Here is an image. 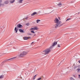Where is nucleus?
<instances>
[{"label":"nucleus","instance_id":"nucleus-1","mask_svg":"<svg viewBox=\"0 0 80 80\" xmlns=\"http://www.w3.org/2000/svg\"><path fill=\"white\" fill-rule=\"evenodd\" d=\"M57 44V42H54L53 43V44L52 46H51L50 47L46 49L45 50L43 51V52L44 53V55H47V54H48L49 53V52H50V50L51 49H52L53 47H55L56 45Z\"/></svg>","mask_w":80,"mask_h":80},{"label":"nucleus","instance_id":"nucleus-2","mask_svg":"<svg viewBox=\"0 0 80 80\" xmlns=\"http://www.w3.org/2000/svg\"><path fill=\"white\" fill-rule=\"evenodd\" d=\"M54 22L56 23L55 27L56 28H58V27H61L62 25H63V24H62L61 21H59V20L57 18H55L54 20Z\"/></svg>","mask_w":80,"mask_h":80},{"label":"nucleus","instance_id":"nucleus-3","mask_svg":"<svg viewBox=\"0 0 80 80\" xmlns=\"http://www.w3.org/2000/svg\"><path fill=\"white\" fill-rule=\"evenodd\" d=\"M17 57H14L12 58H11L10 59H8L6 60H5L3 62H2V63H3L4 62H8V61H9V60H10V61H12V60H13L14 59H15Z\"/></svg>","mask_w":80,"mask_h":80},{"label":"nucleus","instance_id":"nucleus-4","mask_svg":"<svg viewBox=\"0 0 80 80\" xmlns=\"http://www.w3.org/2000/svg\"><path fill=\"white\" fill-rule=\"evenodd\" d=\"M26 54H27V52L23 51L22 53L20 54V55H18V57H23L26 55Z\"/></svg>","mask_w":80,"mask_h":80},{"label":"nucleus","instance_id":"nucleus-5","mask_svg":"<svg viewBox=\"0 0 80 80\" xmlns=\"http://www.w3.org/2000/svg\"><path fill=\"white\" fill-rule=\"evenodd\" d=\"M17 28H22L23 27V26L22 25H21V24H18L17 26Z\"/></svg>","mask_w":80,"mask_h":80},{"label":"nucleus","instance_id":"nucleus-6","mask_svg":"<svg viewBox=\"0 0 80 80\" xmlns=\"http://www.w3.org/2000/svg\"><path fill=\"white\" fill-rule=\"evenodd\" d=\"M38 28L37 27H35L34 28H33L30 29V30H37Z\"/></svg>","mask_w":80,"mask_h":80},{"label":"nucleus","instance_id":"nucleus-7","mask_svg":"<svg viewBox=\"0 0 80 80\" xmlns=\"http://www.w3.org/2000/svg\"><path fill=\"white\" fill-rule=\"evenodd\" d=\"M19 31L21 33H25V32L23 30L21 29H19Z\"/></svg>","mask_w":80,"mask_h":80},{"label":"nucleus","instance_id":"nucleus-8","mask_svg":"<svg viewBox=\"0 0 80 80\" xmlns=\"http://www.w3.org/2000/svg\"><path fill=\"white\" fill-rule=\"evenodd\" d=\"M34 15H37V12H34L32 14H31V16H33Z\"/></svg>","mask_w":80,"mask_h":80},{"label":"nucleus","instance_id":"nucleus-9","mask_svg":"<svg viewBox=\"0 0 80 80\" xmlns=\"http://www.w3.org/2000/svg\"><path fill=\"white\" fill-rule=\"evenodd\" d=\"M24 40H28V38H30V37H24L23 38Z\"/></svg>","mask_w":80,"mask_h":80},{"label":"nucleus","instance_id":"nucleus-10","mask_svg":"<svg viewBox=\"0 0 80 80\" xmlns=\"http://www.w3.org/2000/svg\"><path fill=\"white\" fill-rule=\"evenodd\" d=\"M14 30L15 31V33H17V32H18V29L17 28V27H15Z\"/></svg>","mask_w":80,"mask_h":80},{"label":"nucleus","instance_id":"nucleus-11","mask_svg":"<svg viewBox=\"0 0 80 80\" xmlns=\"http://www.w3.org/2000/svg\"><path fill=\"white\" fill-rule=\"evenodd\" d=\"M9 3V1H6L4 2V4H8Z\"/></svg>","mask_w":80,"mask_h":80},{"label":"nucleus","instance_id":"nucleus-12","mask_svg":"<svg viewBox=\"0 0 80 80\" xmlns=\"http://www.w3.org/2000/svg\"><path fill=\"white\" fill-rule=\"evenodd\" d=\"M15 0H13L12 1H10V3H13L14 2H15Z\"/></svg>","mask_w":80,"mask_h":80},{"label":"nucleus","instance_id":"nucleus-13","mask_svg":"<svg viewBox=\"0 0 80 80\" xmlns=\"http://www.w3.org/2000/svg\"><path fill=\"white\" fill-rule=\"evenodd\" d=\"M58 5V7H62V3H59L58 4H57Z\"/></svg>","mask_w":80,"mask_h":80},{"label":"nucleus","instance_id":"nucleus-14","mask_svg":"<svg viewBox=\"0 0 80 80\" xmlns=\"http://www.w3.org/2000/svg\"><path fill=\"white\" fill-rule=\"evenodd\" d=\"M4 77V75H2L0 76V79H2Z\"/></svg>","mask_w":80,"mask_h":80},{"label":"nucleus","instance_id":"nucleus-15","mask_svg":"<svg viewBox=\"0 0 80 80\" xmlns=\"http://www.w3.org/2000/svg\"><path fill=\"white\" fill-rule=\"evenodd\" d=\"M23 0H19L18 1V2L19 3H22V2H23Z\"/></svg>","mask_w":80,"mask_h":80},{"label":"nucleus","instance_id":"nucleus-16","mask_svg":"<svg viewBox=\"0 0 80 80\" xmlns=\"http://www.w3.org/2000/svg\"><path fill=\"white\" fill-rule=\"evenodd\" d=\"M57 47H58V48L61 47L60 45V44H58V45H57Z\"/></svg>","mask_w":80,"mask_h":80},{"label":"nucleus","instance_id":"nucleus-17","mask_svg":"<svg viewBox=\"0 0 80 80\" xmlns=\"http://www.w3.org/2000/svg\"><path fill=\"white\" fill-rule=\"evenodd\" d=\"M77 71H78V72H79L80 70V68H79L77 70Z\"/></svg>","mask_w":80,"mask_h":80},{"label":"nucleus","instance_id":"nucleus-18","mask_svg":"<svg viewBox=\"0 0 80 80\" xmlns=\"http://www.w3.org/2000/svg\"><path fill=\"white\" fill-rule=\"evenodd\" d=\"M36 77H37V75H35L34 76V77H33V80H35V78H36Z\"/></svg>","mask_w":80,"mask_h":80},{"label":"nucleus","instance_id":"nucleus-19","mask_svg":"<svg viewBox=\"0 0 80 80\" xmlns=\"http://www.w3.org/2000/svg\"><path fill=\"white\" fill-rule=\"evenodd\" d=\"M40 20H37L36 21L37 23H38L39 22H40Z\"/></svg>","mask_w":80,"mask_h":80},{"label":"nucleus","instance_id":"nucleus-20","mask_svg":"<svg viewBox=\"0 0 80 80\" xmlns=\"http://www.w3.org/2000/svg\"><path fill=\"white\" fill-rule=\"evenodd\" d=\"M41 13V12L40 11H39L37 12V15L38 14H39V13Z\"/></svg>","mask_w":80,"mask_h":80},{"label":"nucleus","instance_id":"nucleus-21","mask_svg":"<svg viewBox=\"0 0 80 80\" xmlns=\"http://www.w3.org/2000/svg\"><path fill=\"white\" fill-rule=\"evenodd\" d=\"M70 79L71 80H73V78L72 77H70Z\"/></svg>","mask_w":80,"mask_h":80},{"label":"nucleus","instance_id":"nucleus-22","mask_svg":"<svg viewBox=\"0 0 80 80\" xmlns=\"http://www.w3.org/2000/svg\"><path fill=\"white\" fill-rule=\"evenodd\" d=\"M31 32L32 33H35V32H34V31H31Z\"/></svg>","mask_w":80,"mask_h":80},{"label":"nucleus","instance_id":"nucleus-23","mask_svg":"<svg viewBox=\"0 0 80 80\" xmlns=\"http://www.w3.org/2000/svg\"><path fill=\"white\" fill-rule=\"evenodd\" d=\"M71 18H68V19L66 20V22H67V21H68V20H71Z\"/></svg>","mask_w":80,"mask_h":80},{"label":"nucleus","instance_id":"nucleus-24","mask_svg":"<svg viewBox=\"0 0 80 80\" xmlns=\"http://www.w3.org/2000/svg\"><path fill=\"white\" fill-rule=\"evenodd\" d=\"M42 79V78H38L37 80H40Z\"/></svg>","mask_w":80,"mask_h":80},{"label":"nucleus","instance_id":"nucleus-25","mask_svg":"<svg viewBox=\"0 0 80 80\" xmlns=\"http://www.w3.org/2000/svg\"><path fill=\"white\" fill-rule=\"evenodd\" d=\"M30 24H29V23H27L26 24V25H27V26H29V25Z\"/></svg>","mask_w":80,"mask_h":80},{"label":"nucleus","instance_id":"nucleus-26","mask_svg":"<svg viewBox=\"0 0 80 80\" xmlns=\"http://www.w3.org/2000/svg\"><path fill=\"white\" fill-rule=\"evenodd\" d=\"M28 18V17H27L24 18V19H26V20H27Z\"/></svg>","mask_w":80,"mask_h":80},{"label":"nucleus","instance_id":"nucleus-27","mask_svg":"<svg viewBox=\"0 0 80 80\" xmlns=\"http://www.w3.org/2000/svg\"><path fill=\"white\" fill-rule=\"evenodd\" d=\"M33 43H34V42H32L31 44V45H33Z\"/></svg>","mask_w":80,"mask_h":80},{"label":"nucleus","instance_id":"nucleus-28","mask_svg":"<svg viewBox=\"0 0 80 80\" xmlns=\"http://www.w3.org/2000/svg\"><path fill=\"white\" fill-rule=\"evenodd\" d=\"M77 67V66H75V67H74V68L75 69V68H76Z\"/></svg>","mask_w":80,"mask_h":80},{"label":"nucleus","instance_id":"nucleus-29","mask_svg":"<svg viewBox=\"0 0 80 80\" xmlns=\"http://www.w3.org/2000/svg\"><path fill=\"white\" fill-rule=\"evenodd\" d=\"M2 2V0H0V3H1Z\"/></svg>","mask_w":80,"mask_h":80},{"label":"nucleus","instance_id":"nucleus-30","mask_svg":"<svg viewBox=\"0 0 80 80\" xmlns=\"http://www.w3.org/2000/svg\"><path fill=\"white\" fill-rule=\"evenodd\" d=\"M78 78H80V74L78 75Z\"/></svg>","mask_w":80,"mask_h":80},{"label":"nucleus","instance_id":"nucleus-31","mask_svg":"<svg viewBox=\"0 0 80 80\" xmlns=\"http://www.w3.org/2000/svg\"><path fill=\"white\" fill-rule=\"evenodd\" d=\"M28 35H32L31 34H30V33H28Z\"/></svg>","mask_w":80,"mask_h":80},{"label":"nucleus","instance_id":"nucleus-32","mask_svg":"<svg viewBox=\"0 0 80 80\" xmlns=\"http://www.w3.org/2000/svg\"><path fill=\"white\" fill-rule=\"evenodd\" d=\"M78 62L79 63H80V61L79 60V61H78Z\"/></svg>","mask_w":80,"mask_h":80},{"label":"nucleus","instance_id":"nucleus-33","mask_svg":"<svg viewBox=\"0 0 80 80\" xmlns=\"http://www.w3.org/2000/svg\"><path fill=\"white\" fill-rule=\"evenodd\" d=\"M2 5V4L0 3V7L1 6V5Z\"/></svg>","mask_w":80,"mask_h":80},{"label":"nucleus","instance_id":"nucleus-34","mask_svg":"<svg viewBox=\"0 0 80 80\" xmlns=\"http://www.w3.org/2000/svg\"><path fill=\"white\" fill-rule=\"evenodd\" d=\"M80 67V65H78V67Z\"/></svg>","mask_w":80,"mask_h":80},{"label":"nucleus","instance_id":"nucleus-35","mask_svg":"<svg viewBox=\"0 0 80 80\" xmlns=\"http://www.w3.org/2000/svg\"><path fill=\"white\" fill-rule=\"evenodd\" d=\"M78 14H79L80 13V12H78Z\"/></svg>","mask_w":80,"mask_h":80},{"label":"nucleus","instance_id":"nucleus-36","mask_svg":"<svg viewBox=\"0 0 80 80\" xmlns=\"http://www.w3.org/2000/svg\"><path fill=\"white\" fill-rule=\"evenodd\" d=\"M59 19H60V17L58 18Z\"/></svg>","mask_w":80,"mask_h":80},{"label":"nucleus","instance_id":"nucleus-37","mask_svg":"<svg viewBox=\"0 0 80 80\" xmlns=\"http://www.w3.org/2000/svg\"><path fill=\"white\" fill-rule=\"evenodd\" d=\"M73 76L74 77H75V76L73 75Z\"/></svg>","mask_w":80,"mask_h":80},{"label":"nucleus","instance_id":"nucleus-38","mask_svg":"<svg viewBox=\"0 0 80 80\" xmlns=\"http://www.w3.org/2000/svg\"><path fill=\"white\" fill-rule=\"evenodd\" d=\"M35 35H35H34V37Z\"/></svg>","mask_w":80,"mask_h":80}]
</instances>
